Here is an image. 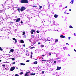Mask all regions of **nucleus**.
<instances>
[{
	"instance_id": "1",
	"label": "nucleus",
	"mask_w": 76,
	"mask_h": 76,
	"mask_svg": "<svg viewBox=\"0 0 76 76\" xmlns=\"http://www.w3.org/2000/svg\"><path fill=\"white\" fill-rule=\"evenodd\" d=\"M20 3L24 4L28 3V0H21Z\"/></svg>"
},
{
	"instance_id": "2",
	"label": "nucleus",
	"mask_w": 76,
	"mask_h": 76,
	"mask_svg": "<svg viewBox=\"0 0 76 76\" xmlns=\"http://www.w3.org/2000/svg\"><path fill=\"white\" fill-rule=\"evenodd\" d=\"M20 9L21 12H23V10H25L26 9V8H25V7H22L20 8Z\"/></svg>"
},
{
	"instance_id": "3",
	"label": "nucleus",
	"mask_w": 76,
	"mask_h": 76,
	"mask_svg": "<svg viewBox=\"0 0 76 76\" xmlns=\"http://www.w3.org/2000/svg\"><path fill=\"white\" fill-rule=\"evenodd\" d=\"M15 69V67L13 66L10 68V70L11 71H13V70H14Z\"/></svg>"
},
{
	"instance_id": "4",
	"label": "nucleus",
	"mask_w": 76,
	"mask_h": 76,
	"mask_svg": "<svg viewBox=\"0 0 76 76\" xmlns=\"http://www.w3.org/2000/svg\"><path fill=\"white\" fill-rule=\"evenodd\" d=\"M61 67L57 66L56 69V70H59L61 69Z\"/></svg>"
},
{
	"instance_id": "5",
	"label": "nucleus",
	"mask_w": 76,
	"mask_h": 76,
	"mask_svg": "<svg viewBox=\"0 0 76 76\" xmlns=\"http://www.w3.org/2000/svg\"><path fill=\"white\" fill-rule=\"evenodd\" d=\"M20 18H17V19L16 20V22H19V21H20Z\"/></svg>"
},
{
	"instance_id": "6",
	"label": "nucleus",
	"mask_w": 76,
	"mask_h": 76,
	"mask_svg": "<svg viewBox=\"0 0 76 76\" xmlns=\"http://www.w3.org/2000/svg\"><path fill=\"white\" fill-rule=\"evenodd\" d=\"M34 32H35V30L34 29H32L31 30V34H34Z\"/></svg>"
},
{
	"instance_id": "7",
	"label": "nucleus",
	"mask_w": 76,
	"mask_h": 76,
	"mask_svg": "<svg viewBox=\"0 0 76 76\" xmlns=\"http://www.w3.org/2000/svg\"><path fill=\"white\" fill-rule=\"evenodd\" d=\"M60 38H65V36L61 35L60 36Z\"/></svg>"
},
{
	"instance_id": "8",
	"label": "nucleus",
	"mask_w": 76,
	"mask_h": 76,
	"mask_svg": "<svg viewBox=\"0 0 76 76\" xmlns=\"http://www.w3.org/2000/svg\"><path fill=\"white\" fill-rule=\"evenodd\" d=\"M20 42L21 44H23L24 43V41L23 40H20Z\"/></svg>"
},
{
	"instance_id": "9",
	"label": "nucleus",
	"mask_w": 76,
	"mask_h": 76,
	"mask_svg": "<svg viewBox=\"0 0 76 76\" xmlns=\"http://www.w3.org/2000/svg\"><path fill=\"white\" fill-rule=\"evenodd\" d=\"M32 54H33V53L32 52H31V58H32Z\"/></svg>"
},
{
	"instance_id": "10",
	"label": "nucleus",
	"mask_w": 76,
	"mask_h": 76,
	"mask_svg": "<svg viewBox=\"0 0 76 76\" xmlns=\"http://www.w3.org/2000/svg\"><path fill=\"white\" fill-rule=\"evenodd\" d=\"M35 73H31L30 74L31 76H34V75H35Z\"/></svg>"
},
{
	"instance_id": "11",
	"label": "nucleus",
	"mask_w": 76,
	"mask_h": 76,
	"mask_svg": "<svg viewBox=\"0 0 76 76\" xmlns=\"http://www.w3.org/2000/svg\"><path fill=\"white\" fill-rule=\"evenodd\" d=\"M54 17L55 18H56L57 17H58V15H56V14H55L54 15Z\"/></svg>"
},
{
	"instance_id": "12",
	"label": "nucleus",
	"mask_w": 76,
	"mask_h": 76,
	"mask_svg": "<svg viewBox=\"0 0 76 76\" xmlns=\"http://www.w3.org/2000/svg\"><path fill=\"white\" fill-rule=\"evenodd\" d=\"M20 64L21 66H25V64H23L22 63H21Z\"/></svg>"
},
{
	"instance_id": "13",
	"label": "nucleus",
	"mask_w": 76,
	"mask_h": 76,
	"mask_svg": "<svg viewBox=\"0 0 76 76\" xmlns=\"http://www.w3.org/2000/svg\"><path fill=\"white\" fill-rule=\"evenodd\" d=\"M14 51V50H13V49H11L10 50V52H13Z\"/></svg>"
},
{
	"instance_id": "14",
	"label": "nucleus",
	"mask_w": 76,
	"mask_h": 76,
	"mask_svg": "<svg viewBox=\"0 0 76 76\" xmlns=\"http://www.w3.org/2000/svg\"><path fill=\"white\" fill-rule=\"evenodd\" d=\"M27 73H26L25 75V76H29V75H28Z\"/></svg>"
},
{
	"instance_id": "15",
	"label": "nucleus",
	"mask_w": 76,
	"mask_h": 76,
	"mask_svg": "<svg viewBox=\"0 0 76 76\" xmlns=\"http://www.w3.org/2000/svg\"><path fill=\"white\" fill-rule=\"evenodd\" d=\"M58 39H56L55 41V42H58Z\"/></svg>"
},
{
	"instance_id": "16",
	"label": "nucleus",
	"mask_w": 76,
	"mask_h": 76,
	"mask_svg": "<svg viewBox=\"0 0 76 76\" xmlns=\"http://www.w3.org/2000/svg\"><path fill=\"white\" fill-rule=\"evenodd\" d=\"M23 72H20V75H22V74H23Z\"/></svg>"
},
{
	"instance_id": "17",
	"label": "nucleus",
	"mask_w": 76,
	"mask_h": 76,
	"mask_svg": "<svg viewBox=\"0 0 76 76\" xmlns=\"http://www.w3.org/2000/svg\"><path fill=\"white\" fill-rule=\"evenodd\" d=\"M39 9H41V8H42V6H39Z\"/></svg>"
},
{
	"instance_id": "18",
	"label": "nucleus",
	"mask_w": 76,
	"mask_h": 76,
	"mask_svg": "<svg viewBox=\"0 0 76 76\" xmlns=\"http://www.w3.org/2000/svg\"><path fill=\"white\" fill-rule=\"evenodd\" d=\"M37 63H38V62L37 61H35L34 62V64H37Z\"/></svg>"
},
{
	"instance_id": "19",
	"label": "nucleus",
	"mask_w": 76,
	"mask_h": 76,
	"mask_svg": "<svg viewBox=\"0 0 76 76\" xmlns=\"http://www.w3.org/2000/svg\"><path fill=\"white\" fill-rule=\"evenodd\" d=\"M17 10H18V12H20V8H18V9H17Z\"/></svg>"
},
{
	"instance_id": "20",
	"label": "nucleus",
	"mask_w": 76,
	"mask_h": 76,
	"mask_svg": "<svg viewBox=\"0 0 76 76\" xmlns=\"http://www.w3.org/2000/svg\"><path fill=\"white\" fill-rule=\"evenodd\" d=\"M73 1H74V0H72L71 1V3L72 4H73Z\"/></svg>"
},
{
	"instance_id": "21",
	"label": "nucleus",
	"mask_w": 76,
	"mask_h": 76,
	"mask_svg": "<svg viewBox=\"0 0 76 76\" xmlns=\"http://www.w3.org/2000/svg\"><path fill=\"white\" fill-rule=\"evenodd\" d=\"M44 47V46L43 45H42L41 46V47H42V48Z\"/></svg>"
},
{
	"instance_id": "22",
	"label": "nucleus",
	"mask_w": 76,
	"mask_h": 76,
	"mask_svg": "<svg viewBox=\"0 0 76 76\" xmlns=\"http://www.w3.org/2000/svg\"><path fill=\"white\" fill-rule=\"evenodd\" d=\"M25 32H23V34L22 35H25Z\"/></svg>"
},
{
	"instance_id": "23",
	"label": "nucleus",
	"mask_w": 76,
	"mask_h": 76,
	"mask_svg": "<svg viewBox=\"0 0 76 76\" xmlns=\"http://www.w3.org/2000/svg\"><path fill=\"white\" fill-rule=\"evenodd\" d=\"M69 28H73V27H72V26H69Z\"/></svg>"
},
{
	"instance_id": "24",
	"label": "nucleus",
	"mask_w": 76,
	"mask_h": 76,
	"mask_svg": "<svg viewBox=\"0 0 76 76\" xmlns=\"http://www.w3.org/2000/svg\"><path fill=\"white\" fill-rule=\"evenodd\" d=\"M31 73V72H30V71H29L28 72H26V73H27V74H28V73Z\"/></svg>"
},
{
	"instance_id": "25",
	"label": "nucleus",
	"mask_w": 76,
	"mask_h": 76,
	"mask_svg": "<svg viewBox=\"0 0 76 76\" xmlns=\"http://www.w3.org/2000/svg\"><path fill=\"white\" fill-rule=\"evenodd\" d=\"M12 61H14V60H15V58H12Z\"/></svg>"
},
{
	"instance_id": "26",
	"label": "nucleus",
	"mask_w": 76,
	"mask_h": 76,
	"mask_svg": "<svg viewBox=\"0 0 76 76\" xmlns=\"http://www.w3.org/2000/svg\"><path fill=\"white\" fill-rule=\"evenodd\" d=\"M44 72H45V71H43L42 72V73L43 74H44Z\"/></svg>"
},
{
	"instance_id": "27",
	"label": "nucleus",
	"mask_w": 76,
	"mask_h": 76,
	"mask_svg": "<svg viewBox=\"0 0 76 76\" xmlns=\"http://www.w3.org/2000/svg\"><path fill=\"white\" fill-rule=\"evenodd\" d=\"M15 76H19L18 75V74H15Z\"/></svg>"
},
{
	"instance_id": "28",
	"label": "nucleus",
	"mask_w": 76,
	"mask_h": 76,
	"mask_svg": "<svg viewBox=\"0 0 76 76\" xmlns=\"http://www.w3.org/2000/svg\"><path fill=\"white\" fill-rule=\"evenodd\" d=\"M0 50H1V51H3V49H1V48L0 47Z\"/></svg>"
},
{
	"instance_id": "29",
	"label": "nucleus",
	"mask_w": 76,
	"mask_h": 76,
	"mask_svg": "<svg viewBox=\"0 0 76 76\" xmlns=\"http://www.w3.org/2000/svg\"><path fill=\"white\" fill-rule=\"evenodd\" d=\"M47 61L46 60H42V61Z\"/></svg>"
},
{
	"instance_id": "30",
	"label": "nucleus",
	"mask_w": 76,
	"mask_h": 76,
	"mask_svg": "<svg viewBox=\"0 0 76 76\" xmlns=\"http://www.w3.org/2000/svg\"><path fill=\"white\" fill-rule=\"evenodd\" d=\"M12 64H15V62H14L13 63H12Z\"/></svg>"
},
{
	"instance_id": "31",
	"label": "nucleus",
	"mask_w": 76,
	"mask_h": 76,
	"mask_svg": "<svg viewBox=\"0 0 76 76\" xmlns=\"http://www.w3.org/2000/svg\"><path fill=\"white\" fill-rule=\"evenodd\" d=\"M12 39H13V40H14L15 41V40L16 39H15V38H13Z\"/></svg>"
},
{
	"instance_id": "32",
	"label": "nucleus",
	"mask_w": 76,
	"mask_h": 76,
	"mask_svg": "<svg viewBox=\"0 0 76 76\" xmlns=\"http://www.w3.org/2000/svg\"><path fill=\"white\" fill-rule=\"evenodd\" d=\"M29 62V60H27V61H26V62H27V63H28V62Z\"/></svg>"
},
{
	"instance_id": "33",
	"label": "nucleus",
	"mask_w": 76,
	"mask_h": 76,
	"mask_svg": "<svg viewBox=\"0 0 76 76\" xmlns=\"http://www.w3.org/2000/svg\"><path fill=\"white\" fill-rule=\"evenodd\" d=\"M23 37H24V38H26V36L24 35V36H23Z\"/></svg>"
},
{
	"instance_id": "34",
	"label": "nucleus",
	"mask_w": 76,
	"mask_h": 76,
	"mask_svg": "<svg viewBox=\"0 0 76 76\" xmlns=\"http://www.w3.org/2000/svg\"><path fill=\"white\" fill-rule=\"evenodd\" d=\"M37 6H33V7H37Z\"/></svg>"
},
{
	"instance_id": "35",
	"label": "nucleus",
	"mask_w": 76,
	"mask_h": 76,
	"mask_svg": "<svg viewBox=\"0 0 76 76\" xmlns=\"http://www.w3.org/2000/svg\"><path fill=\"white\" fill-rule=\"evenodd\" d=\"M15 43H16V42H17V40H16V39L15 40Z\"/></svg>"
},
{
	"instance_id": "36",
	"label": "nucleus",
	"mask_w": 76,
	"mask_h": 76,
	"mask_svg": "<svg viewBox=\"0 0 76 76\" xmlns=\"http://www.w3.org/2000/svg\"><path fill=\"white\" fill-rule=\"evenodd\" d=\"M2 66H3V67H5V65L4 64Z\"/></svg>"
},
{
	"instance_id": "37",
	"label": "nucleus",
	"mask_w": 76,
	"mask_h": 76,
	"mask_svg": "<svg viewBox=\"0 0 76 76\" xmlns=\"http://www.w3.org/2000/svg\"><path fill=\"white\" fill-rule=\"evenodd\" d=\"M36 32H37V33H39V31L37 30L36 31Z\"/></svg>"
},
{
	"instance_id": "38",
	"label": "nucleus",
	"mask_w": 76,
	"mask_h": 76,
	"mask_svg": "<svg viewBox=\"0 0 76 76\" xmlns=\"http://www.w3.org/2000/svg\"><path fill=\"white\" fill-rule=\"evenodd\" d=\"M74 35H75V36H76V33H74Z\"/></svg>"
},
{
	"instance_id": "39",
	"label": "nucleus",
	"mask_w": 76,
	"mask_h": 76,
	"mask_svg": "<svg viewBox=\"0 0 76 76\" xmlns=\"http://www.w3.org/2000/svg\"><path fill=\"white\" fill-rule=\"evenodd\" d=\"M54 63H56V61H54Z\"/></svg>"
},
{
	"instance_id": "40",
	"label": "nucleus",
	"mask_w": 76,
	"mask_h": 76,
	"mask_svg": "<svg viewBox=\"0 0 76 76\" xmlns=\"http://www.w3.org/2000/svg\"><path fill=\"white\" fill-rule=\"evenodd\" d=\"M66 47H63V49H66Z\"/></svg>"
},
{
	"instance_id": "41",
	"label": "nucleus",
	"mask_w": 76,
	"mask_h": 76,
	"mask_svg": "<svg viewBox=\"0 0 76 76\" xmlns=\"http://www.w3.org/2000/svg\"><path fill=\"white\" fill-rule=\"evenodd\" d=\"M32 48H33V47L30 48L31 50H32Z\"/></svg>"
},
{
	"instance_id": "42",
	"label": "nucleus",
	"mask_w": 76,
	"mask_h": 76,
	"mask_svg": "<svg viewBox=\"0 0 76 76\" xmlns=\"http://www.w3.org/2000/svg\"><path fill=\"white\" fill-rule=\"evenodd\" d=\"M69 39H70V37H68Z\"/></svg>"
},
{
	"instance_id": "43",
	"label": "nucleus",
	"mask_w": 76,
	"mask_h": 76,
	"mask_svg": "<svg viewBox=\"0 0 76 76\" xmlns=\"http://www.w3.org/2000/svg\"><path fill=\"white\" fill-rule=\"evenodd\" d=\"M66 45H69V44H68V43H66Z\"/></svg>"
},
{
	"instance_id": "44",
	"label": "nucleus",
	"mask_w": 76,
	"mask_h": 76,
	"mask_svg": "<svg viewBox=\"0 0 76 76\" xmlns=\"http://www.w3.org/2000/svg\"><path fill=\"white\" fill-rule=\"evenodd\" d=\"M74 50L75 51V52H76V50H75V49H74Z\"/></svg>"
},
{
	"instance_id": "45",
	"label": "nucleus",
	"mask_w": 76,
	"mask_h": 76,
	"mask_svg": "<svg viewBox=\"0 0 76 76\" xmlns=\"http://www.w3.org/2000/svg\"><path fill=\"white\" fill-rule=\"evenodd\" d=\"M44 56H45V55H43L41 56V57H43Z\"/></svg>"
},
{
	"instance_id": "46",
	"label": "nucleus",
	"mask_w": 76,
	"mask_h": 76,
	"mask_svg": "<svg viewBox=\"0 0 76 76\" xmlns=\"http://www.w3.org/2000/svg\"><path fill=\"white\" fill-rule=\"evenodd\" d=\"M23 47H25V44H24L23 45Z\"/></svg>"
},
{
	"instance_id": "47",
	"label": "nucleus",
	"mask_w": 76,
	"mask_h": 76,
	"mask_svg": "<svg viewBox=\"0 0 76 76\" xmlns=\"http://www.w3.org/2000/svg\"><path fill=\"white\" fill-rule=\"evenodd\" d=\"M21 23L22 24L23 23V22L22 21H21Z\"/></svg>"
},
{
	"instance_id": "48",
	"label": "nucleus",
	"mask_w": 76,
	"mask_h": 76,
	"mask_svg": "<svg viewBox=\"0 0 76 76\" xmlns=\"http://www.w3.org/2000/svg\"><path fill=\"white\" fill-rule=\"evenodd\" d=\"M38 44L39 45V44H40V42H39Z\"/></svg>"
},
{
	"instance_id": "49",
	"label": "nucleus",
	"mask_w": 76,
	"mask_h": 76,
	"mask_svg": "<svg viewBox=\"0 0 76 76\" xmlns=\"http://www.w3.org/2000/svg\"><path fill=\"white\" fill-rule=\"evenodd\" d=\"M49 54L50 56H51V53H50Z\"/></svg>"
},
{
	"instance_id": "50",
	"label": "nucleus",
	"mask_w": 76,
	"mask_h": 76,
	"mask_svg": "<svg viewBox=\"0 0 76 76\" xmlns=\"http://www.w3.org/2000/svg\"><path fill=\"white\" fill-rule=\"evenodd\" d=\"M64 13H65V14H67V13L66 12V11L64 12Z\"/></svg>"
},
{
	"instance_id": "51",
	"label": "nucleus",
	"mask_w": 76,
	"mask_h": 76,
	"mask_svg": "<svg viewBox=\"0 0 76 76\" xmlns=\"http://www.w3.org/2000/svg\"><path fill=\"white\" fill-rule=\"evenodd\" d=\"M71 10H71V9H70L69 10V11H71Z\"/></svg>"
},
{
	"instance_id": "52",
	"label": "nucleus",
	"mask_w": 76,
	"mask_h": 76,
	"mask_svg": "<svg viewBox=\"0 0 76 76\" xmlns=\"http://www.w3.org/2000/svg\"><path fill=\"white\" fill-rule=\"evenodd\" d=\"M65 8H67V6L65 7Z\"/></svg>"
},
{
	"instance_id": "53",
	"label": "nucleus",
	"mask_w": 76,
	"mask_h": 76,
	"mask_svg": "<svg viewBox=\"0 0 76 76\" xmlns=\"http://www.w3.org/2000/svg\"><path fill=\"white\" fill-rule=\"evenodd\" d=\"M67 15H69V13H67Z\"/></svg>"
},
{
	"instance_id": "54",
	"label": "nucleus",
	"mask_w": 76,
	"mask_h": 76,
	"mask_svg": "<svg viewBox=\"0 0 76 76\" xmlns=\"http://www.w3.org/2000/svg\"><path fill=\"white\" fill-rule=\"evenodd\" d=\"M1 60H0V62H1Z\"/></svg>"
},
{
	"instance_id": "55",
	"label": "nucleus",
	"mask_w": 76,
	"mask_h": 76,
	"mask_svg": "<svg viewBox=\"0 0 76 76\" xmlns=\"http://www.w3.org/2000/svg\"><path fill=\"white\" fill-rule=\"evenodd\" d=\"M43 58H42V59H43Z\"/></svg>"
},
{
	"instance_id": "56",
	"label": "nucleus",
	"mask_w": 76,
	"mask_h": 76,
	"mask_svg": "<svg viewBox=\"0 0 76 76\" xmlns=\"http://www.w3.org/2000/svg\"><path fill=\"white\" fill-rule=\"evenodd\" d=\"M27 56H29V54H28Z\"/></svg>"
},
{
	"instance_id": "57",
	"label": "nucleus",
	"mask_w": 76,
	"mask_h": 76,
	"mask_svg": "<svg viewBox=\"0 0 76 76\" xmlns=\"http://www.w3.org/2000/svg\"><path fill=\"white\" fill-rule=\"evenodd\" d=\"M16 69H18V67H17Z\"/></svg>"
},
{
	"instance_id": "58",
	"label": "nucleus",
	"mask_w": 76,
	"mask_h": 76,
	"mask_svg": "<svg viewBox=\"0 0 76 76\" xmlns=\"http://www.w3.org/2000/svg\"><path fill=\"white\" fill-rule=\"evenodd\" d=\"M33 48H35L33 47Z\"/></svg>"
},
{
	"instance_id": "59",
	"label": "nucleus",
	"mask_w": 76,
	"mask_h": 76,
	"mask_svg": "<svg viewBox=\"0 0 76 76\" xmlns=\"http://www.w3.org/2000/svg\"><path fill=\"white\" fill-rule=\"evenodd\" d=\"M48 61H50V60H48Z\"/></svg>"
},
{
	"instance_id": "60",
	"label": "nucleus",
	"mask_w": 76,
	"mask_h": 76,
	"mask_svg": "<svg viewBox=\"0 0 76 76\" xmlns=\"http://www.w3.org/2000/svg\"><path fill=\"white\" fill-rule=\"evenodd\" d=\"M26 56H28V55H27V54L26 53Z\"/></svg>"
},
{
	"instance_id": "61",
	"label": "nucleus",
	"mask_w": 76,
	"mask_h": 76,
	"mask_svg": "<svg viewBox=\"0 0 76 76\" xmlns=\"http://www.w3.org/2000/svg\"><path fill=\"white\" fill-rule=\"evenodd\" d=\"M5 70H7V68H5Z\"/></svg>"
},
{
	"instance_id": "62",
	"label": "nucleus",
	"mask_w": 76,
	"mask_h": 76,
	"mask_svg": "<svg viewBox=\"0 0 76 76\" xmlns=\"http://www.w3.org/2000/svg\"><path fill=\"white\" fill-rule=\"evenodd\" d=\"M68 55H69V56H70V55L69 54Z\"/></svg>"
},
{
	"instance_id": "63",
	"label": "nucleus",
	"mask_w": 76,
	"mask_h": 76,
	"mask_svg": "<svg viewBox=\"0 0 76 76\" xmlns=\"http://www.w3.org/2000/svg\"><path fill=\"white\" fill-rule=\"evenodd\" d=\"M35 60H37V59H35Z\"/></svg>"
},
{
	"instance_id": "64",
	"label": "nucleus",
	"mask_w": 76,
	"mask_h": 76,
	"mask_svg": "<svg viewBox=\"0 0 76 76\" xmlns=\"http://www.w3.org/2000/svg\"><path fill=\"white\" fill-rule=\"evenodd\" d=\"M9 53H10V52H9Z\"/></svg>"
}]
</instances>
